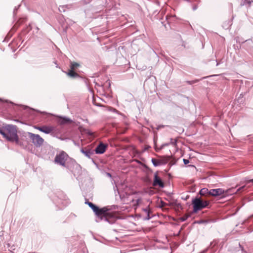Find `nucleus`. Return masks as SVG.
Returning <instances> with one entry per match:
<instances>
[{
	"mask_svg": "<svg viewBox=\"0 0 253 253\" xmlns=\"http://www.w3.org/2000/svg\"><path fill=\"white\" fill-rule=\"evenodd\" d=\"M0 134L7 141H14L17 145L24 147L23 143L19 139L16 126L3 124L2 126H0Z\"/></svg>",
	"mask_w": 253,
	"mask_h": 253,
	"instance_id": "1",
	"label": "nucleus"
},
{
	"mask_svg": "<svg viewBox=\"0 0 253 253\" xmlns=\"http://www.w3.org/2000/svg\"><path fill=\"white\" fill-rule=\"evenodd\" d=\"M193 206V212L196 213L199 211L207 207L209 205L208 201H203L199 198H195L192 201Z\"/></svg>",
	"mask_w": 253,
	"mask_h": 253,
	"instance_id": "2",
	"label": "nucleus"
},
{
	"mask_svg": "<svg viewBox=\"0 0 253 253\" xmlns=\"http://www.w3.org/2000/svg\"><path fill=\"white\" fill-rule=\"evenodd\" d=\"M108 209L106 207H103L102 208H99L96 211H94L95 214L100 218L101 220H104L109 223H112L113 221H110L109 217H111L110 213H108Z\"/></svg>",
	"mask_w": 253,
	"mask_h": 253,
	"instance_id": "3",
	"label": "nucleus"
},
{
	"mask_svg": "<svg viewBox=\"0 0 253 253\" xmlns=\"http://www.w3.org/2000/svg\"><path fill=\"white\" fill-rule=\"evenodd\" d=\"M68 158V155L64 151H62L56 155L54 159V162L60 166L66 167L65 163Z\"/></svg>",
	"mask_w": 253,
	"mask_h": 253,
	"instance_id": "4",
	"label": "nucleus"
},
{
	"mask_svg": "<svg viewBox=\"0 0 253 253\" xmlns=\"http://www.w3.org/2000/svg\"><path fill=\"white\" fill-rule=\"evenodd\" d=\"M31 136V141L36 147L39 148L43 144L44 139L40 135L32 133Z\"/></svg>",
	"mask_w": 253,
	"mask_h": 253,
	"instance_id": "5",
	"label": "nucleus"
},
{
	"mask_svg": "<svg viewBox=\"0 0 253 253\" xmlns=\"http://www.w3.org/2000/svg\"><path fill=\"white\" fill-rule=\"evenodd\" d=\"M227 194V191H225L222 188L211 189V192H210V195L213 197H217Z\"/></svg>",
	"mask_w": 253,
	"mask_h": 253,
	"instance_id": "6",
	"label": "nucleus"
},
{
	"mask_svg": "<svg viewBox=\"0 0 253 253\" xmlns=\"http://www.w3.org/2000/svg\"><path fill=\"white\" fill-rule=\"evenodd\" d=\"M153 185L154 186H159L161 188H164L165 186L164 183L161 178L158 176L157 172L155 173L154 174Z\"/></svg>",
	"mask_w": 253,
	"mask_h": 253,
	"instance_id": "7",
	"label": "nucleus"
},
{
	"mask_svg": "<svg viewBox=\"0 0 253 253\" xmlns=\"http://www.w3.org/2000/svg\"><path fill=\"white\" fill-rule=\"evenodd\" d=\"M107 145L102 142L100 143L95 148V152L96 154H102L104 153L107 148Z\"/></svg>",
	"mask_w": 253,
	"mask_h": 253,
	"instance_id": "8",
	"label": "nucleus"
},
{
	"mask_svg": "<svg viewBox=\"0 0 253 253\" xmlns=\"http://www.w3.org/2000/svg\"><path fill=\"white\" fill-rule=\"evenodd\" d=\"M81 152L84 154L85 157L89 159H91V156L94 154L92 151L86 148H82L81 149Z\"/></svg>",
	"mask_w": 253,
	"mask_h": 253,
	"instance_id": "9",
	"label": "nucleus"
},
{
	"mask_svg": "<svg viewBox=\"0 0 253 253\" xmlns=\"http://www.w3.org/2000/svg\"><path fill=\"white\" fill-rule=\"evenodd\" d=\"M58 122L60 125H63L71 123L72 122V120L66 117H60Z\"/></svg>",
	"mask_w": 253,
	"mask_h": 253,
	"instance_id": "10",
	"label": "nucleus"
},
{
	"mask_svg": "<svg viewBox=\"0 0 253 253\" xmlns=\"http://www.w3.org/2000/svg\"><path fill=\"white\" fill-rule=\"evenodd\" d=\"M151 162L155 167H157L161 165L166 164L168 163V160H166L165 162H162V160H156L155 159H152Z\"/></svg>",
	"mask_w": 253,
	"mask_h": 253,
	"instance_id": "11",
	"label": "nucleus"
},
{
	"mask_svg": "<svg viewBox=\"0 0 253 253\" xmlns=\"http://www.w3.org/2000/svg\"><path fill=\"white\" fill-rule=\"evenodd\" d=\"M32 134V132H23L21 134V139L23 140H27L30 139L31 140V135Z\"/></svg>",
	"mask_w": 253,
	"mask_h": 253,
	"instance_id": "12",
	"label": "nucleus"
},
{
	"mask_svg": "<svg viewBox=\"0 0 253 253\" xmlns=\"http://www.w3.org/2000/svg\"><path fill=\"white\" fill-rule=\"evenodd\" d=\"M54 129L53 127L52 126H42V132L45 134H49L51 133Z\"/></svg>",
	"mask_w": 253,
	"mask_h": 253,
	"instance_id": "13",
	"label": "nucleus"
},
{
	"mask_svg": "<svg viewBox=\"0 0 253 253\" xmlns=\"http://www.w3.org/2000/svg\"><path fill=\"white\" fill-rule=\"evenodd\" d=\"M66 74L70 77L72 78H76L80 77V76L78 74L74 71V70L71 69L68 72L66 73Z\"/></svg>",
	"mask_w": 253,
	"mask_h": 253,
	"instance_id": "14",
	"label": "nucleus"
},
{
	"mask_svg": "<svg viewBox=\"0 0 253 253\" xmlns=\"http://www.w3.org/2000/svg\"><path fill=\"white\" fill-rule=\"evenodd\" d=\"M210 192H211V189L209 190L206 188H204L200 190L199 194L201 196H206L207 195H210Z\"/></svg>",
	"mask_w": 253,
	"mask_h": 253,
	"instance_id": "15",
	"label": "nucleus"
},
{
	"mask_svg": "<svg viewBox=\"0 0 253 253\" xmlns=\"http://www.w3.org/2000/svg\"><path fill=\"white\" fill-rule=\"evenodd\" d=\"M85 203L88 205V206L92 210V211H96L98 209V207L93 204L91 202H90L89 201H86Z\"/></svg>",
	"mask_w": 253,
	"mask_h": 253,
	"instance_id": "16",
	"label": "nucleus"
},
{
	"mask_svg": "<svg viewBox=\"0 0 253 253\" xmlns=\"http://www.w3.org/2000/svg\"><path fill=\"white\" fill-rule=\"evenodd\" d=\"M111 86V82L109 80L106 81V82L102 85L103 89L109 91Z\"/></svg>",
	"mask_w": 253,
	"mask_h": 253,
	"instance_id": "17",
	"label": "nucleus"
},
{
	"mask_svg": "<svg viewBox=\"0 0 253 253\" xmlns=\"http://www.w3.org/2000/svg\"><path fill=\"white\" fill-rule=\"evenodd\" d=\"M79 66H80V64L79 63H77L76 62H72L71 63L70 68H71V69L75 70V69L77 68Z\"/></svg>",
	"mask_w": 253,
	"mask_h": 253,
	"instance_id": "18",
	"label": "nucleus"
},
{
	"mask_svg": "<svg viewBox=\"0 0 253 253\" xmlns=\"http://www.w3.org/2000/svg\"><path fill=\"white\" fill-rule=\"evenodd\" d=\"M143 211L145 212V213L147 214V213H151V211L150 209V208L149 206H148L146 208L143 209Z\"/></svg>",
	"mask_w": 253,
	"mask_h": 253,
	"instance_id": "19",
	"label": "nucleus"
},
{
	"mask_svg": "<svg viewBox=\"0 0 253 253\" xmlns=\"http://www.w3.org/2000/svg\"><path fill=\"white\" fill-rule=\"evenodd\" d=\"M65 7H66V5L60 6L58 8V9H59V11L61 12H65Z\"/></svg>",
	"mask_w": 253,
	"mask_h": 253,
	"instance_id": "20",
	"label": "nucleus"
},
{
	"mask_svg": "<svg viewBox=\"0 0 253 253\" xmlns=\"http://www.w3.org/2000/svg\"><path fill=\"white\" fill-rule=\"evenodd\" d=\"M146 215V216L143 218L144 220H148L151 218L152 216L150 215V213H147Z\"/></svg>",
	"mask_w": 253,
	"mask_h": 253,
	"instance_id": "21",
	"label": "nucleus"
},
{
	"mask_svg": "<svg viewBox=\"0 0 253 253\" xmlns=\"http://www.w3.org/2000/svg\"><path fill=\"white\" fill-rule=\"evenodd\" d=\"M176 143H177V141L176 140H173V139L171 138L170 139V142L169 143V144H172L174 146L176 145Z\"/></svg>",
	"mask_w": 253,
	"mask_h": 253,
	"instance_id": "22",
	"label": "nucleus"
},
{
	"mask_svg": "<svg viewBox=\"0 0 253 253\" xmlns=\"http://www.w3.org/2000/svg\"><path fill=\"white\" fill-rule=\"evenodd\" d=\"M76 215H75V214L71 213L69 215L68 218H69V219H74V218H76Z\"/></svg>",
	"mask_w": 253,
	"mask_h": 253,
	"instance_id": "23",
	"label": "nucleus"
},
{
	"mask_svg": "<svg viewBox=\"0 0 253 253\" xmlns=\"http://www.w3.org/2000/svg\"><path fill=\"white\" fill-rule=\"evenodd\" d=\"M183 163L185 165H187V164H188L189 163V160L186 159H183Z\"/></svg>",
	"mask_w": 253,
	"mask_h": 253,
	"instance_id": "24",
	"label": "nucleus"
},
{
	"mask_svg": "<svg viewBox=\"0 0 253 253\" xmlns=\"http://www.w3.org/2000/svg\"><path fill=\"white\" fill-rule=\"evenodd\" d=\"M188 218L187 216H184L180 218V220L182 221H185Z\"/></svg>",
	"mask_w": 253,
	"mask_h": 253,
	"instance_id": "25",
	"label": "nucleus"
},
{
	"mask_svg": "<svg viewBox=\"0 0 253 253\" xmlns=\"http://www.w3.org/2000/svg\"><path fill=\"white\" fill-rule=\"evenodd\" d=\"M169 145V143H164V144H162V145H161V149H162V148H163L164 147H165V146H168V145Z\"/></svg>",
	"mask_w": 253,
	"mask_h": 253,
	"instance_id": "26",
	"label": "nucleus"
},
{
	"mask_svg": "<svg viewBox=\"0 0 253 253\" xmlns=\"http://www.w3.org/2000/svg\"><path fill=\"white\" fill-rule=\"evenodd\" d=\"M20 5H19L17 7H15V8L13 10V14L14 15H15L16 14V11L17 10L18 8H19V7L20 6Z\"/></svg>",
	"mask_w": 253,
	"mask_h": 253,
	"instance_id": "27",
	"label": "nucleus"
},
{
	"mask_svg": "<svg viewBox=\"0 0 253 253\" xmlns=\"http://www.w3.org/2000/svg\"><path fill=\"white\" fill-rule=\"evenodd\" d=\"M36 128L39 130L40 131H42V126H38L36 127Z\"/></svg>",
	"mask_w": 253,
	"mask_h": 253,
	"instance_id": "28",
	"label": "nucleus"
},
{
	"mask_svg": "<svg viewBox=\"0 0 253 253\" xmlns=\"http://www.w3.org/2000/svg\"><path fill=\"white\" fill-rule=\"evenodd\" d=\"M231 25H232L231 22V21H229V22H228V26L226 27V26H224V27L226 28V29H228Z\"/></svg>",
	"mask_w": 253,
	"mask_h": 253,
	"instance_id": "29",
	"label": "nucleus"
},
{
	"mask_svg": "<svg viewBox=\"0 0 253 253\" xmlns=\"http://www.w3.org/2000/svg\"><path fill=\"white\" fill-rule=\"evenodd\" d=\"M164 127V126L163 125H159L157 126V130H159V129H160L162 127Z\"/></svg>",
	"mask_w": 253,
	"mask_h": 253,
	"instance_id": "30",
	"label": "nucleus"
},
{
	"mask_svg": "<svg viewBox=\"0 0 253 253\" xmlns=\"http://www.w3.org/2000/svg\"><path fill=\"white\" fill-rule=\"evenodd\" d=\"M151 147L149 146V145H145V148H144V150H148Z\"/></svg>",
	"mask_w": 253,
	"mask_h": 253,
	"instance_id": "31",
	"label": "nucleus"
},
{
	"mask_svg": "<svg viewBox=\"0 0 253 253\" xmlns=\"http://www.w3.org/2000/svg\"><path fill=\"white\" fill-rule=\"evenodd\" d=\"M250 182H253V179H250V180H247V181H246V183H247V184H248V183H249Z\"/></svg>",
	"mask_w": 253,
	"mask_h": 253,
	"instance_id": "32",
	"label": "nucleus"
},
{
	"mask_svg": "<svg viewBox=\"0 0 253 253\" xmlns=\"http://www.w3.org/2000/svg\"><path fill=\"white\" fill-rule=\"evenodd\" d=\"M197 8H198L197 5H194V6H193V8H193V10H196L197 9Z\"/></svg>",
	"mask_w": 253,
	"mask_h": 253,
	"instance_id": "33",
	"label": "nucleus"
},
{
	"mask_svg": "<svg viewBox=\"0 0 253 253\" xmlns=\"http://www.w3.org/2000/svg\"><path fill=\"white\" fill-rule=\"evenodd\" d=\"M184 0L186 1H187V2H193V1H197V0Z\"/></svg>",
	"mask_w": 253,
	"mask_h": 253,
	"instance_id": "34",
	"label": "nucleus"
},
{
	"mask_svg": "<svg viewBox=\"0 0 253 253\" xmlns=\"http://www.w3.org/2000/svg\"><path fill=\"white\" fill-rule=\"evenodd\" d=\"M111 110L112 111L114 112H116V113H118V111L116 109H114V108H112L111 109Z\"/></svg>",
	"mask_w": 253,
	"mask_h": 253,
	"instance_id": "35",
	"label": "nucleus"
},
{
	"mask_svg": "<svg viewBox=\"0 0 253 253\" xmlns=\"http://www.w3.org/2000/svg\"><path fill=\"white\" fill-rule=\"evenodd\" d=\"M169 159V158L167 157V158H165L164 159H162V162H165L166 161V160H168V162Z\"/></svg>",
	"mask_w": 253,
	"mask_h": 253,
	"instance_id": "36",
	"label": "nucleus"
},
{
	"mask_svg": "<svg viewBox=\"0 0 253 253\" xmlns=\"http://www.w3.org/2000/svg\"><path fill=\"white\" fill-rule=\"evenodd\" d=\"M245 187V186H243L240 188H239V189H238L237 191H240V190H241L242 189H244V188Z\"/></svg>",
	"mask_w": 253,
	"mask_h": 253,
	"instance_id": "37",
	"label": "nucleus"
},
{
	"mask_svg": "<svg viewBox=\"0 0 253 253\" xmlns=\"http://www.w3.org/2000/svg\"><path fill=\"white\" fill-rule=\"evenodd\" d=\"M176 206L178 208H181V206L180 205V204H176Z\"/></svg>",
	"mask_w": 253,
	"mask_h": 253,
	"instance_id": "38",
	"label": "nucleus"
},
{
	"mask_svg": "<svg viewBox=\"0 0 253 253\" xmlns=\"http://www.w3.org/2000/svg\"><path fill=\"white\" fill-rule=\"evenodd\" d=\"M245 1H247V2H248V3L250 5L252 2H253V1H250V0H245Z\"/></svg>",
	"mask_w": 253,
	"mask_h": 253,
	"instance_id": "39",
	"label": "nucleus"
},
{
	"mask_svg": "<svg viewBox=\"0 0 253 253\" xmlns=\"http://www.w3.org/2000/svg\"><path fill=\"white\" fill-rule=\"evenodd\" d=\"M91 1V0H85V2L86 3H89Z\"/></svg>",
	"mask_w": 253,
	"mask_h": 253,
	"instance_id": "40",
	"label": "nucleus"
},
{
	"mask_svg": "<svg viewBox=\"0 0 253 253\" xmlns=\"http://www.w3.org/2000/svg\"><path fill=\"white\" fill-rule=\"evenodd\" d=\"M197 82V81H189V82H188V83H189L190 84H192V83H195V82Z\"/></svg>",
	"mask_w": 253,
	"mask_h": 253,
	"instance_id": "41",
	"label": "nucleus"
},
{
	"mask_svg": "<svg viewBox=\"0 0 253 253\" xmlns=\"http://www.w3.org/2000/svg\"><path fill=\"white\" fill-rule=\"evenodd\" d=\"M54 63L55 64L56 67V68H60L58 66V65L57 64L56 61L54 62Z\"/></svg>",
	"mask_w": 253,
	"mask_h": 253,
	"instance_id": "42",
	"label": "nucleus"
},
{
	"mask_svg": "<svg viewBox=\"0 0 253 253\" xmlns=\"http://www.w3.org/2000/svg\"><path fill=\"white\" fill-rule=\"evenodd\" d=\"M140 201V199H138L136 200V204H137V205H138V204H139V201Z\"/></svg>",
	"mask_w": 253,
	"mask_h": 253,
	"instance_id": "43",
	"label": "nucleus"
},
{
	"mask_svg": "<svg viewBox=\"0 0 253 253\" xmlns=\"http://www.w3.org/2000/svg\"><path fill=\"white\" fill-rule=\"evenodd\" d=\"M107 174L108 176L111 177V174L110 173H107Z\"/></svg>",
	"mask_w": 253,
	"mask_h": 253,
	"instance_id": "44",
	"label": "nucleus"
},
{
	"mask_svg": "<svg viewBox=\"0 0 253 253\" xmlns=\"http://www.w3.org/2000/svg\"><path fill=\"white\" fill-rule=\"evenodd\" d=\"M29 28H30V30H31V29H32V28L31 24H29Z\"/></svg>",
	"mask_w": 253,
	"mask_h": 253,
	"instance_id": "45",
	"label": "nucleus"
},
{
	"mask_svg": "<svg viewBox=\"0 0 253 253\" xmlns=\"http://www.w3.org/2000/svg\"><path fill=\"white\" fill-rule=\"evenodd\" d=\"M240 99L241 100V102H242V100H243L242 98H239V99H238V101H239Z\"/></svg>",
	"mask_w": 253,
	"mask_h": 253,
	"instance_id": "46",
	"label": "nucleus"
},
{
	"mask_svg": "<svg viewBox=\"0 0 253 253\" xmlns=\"http://www.w3.org/2000/svg\"><path fill=\"white\" fill-rule=\"evenodd\" d=\"M36 30H37V31H38V30H39V28L37 27H36Z\"/></svg>",
	"mask_w": 253,
	"mask_h": 253,
	"instance_id": "47",
	"label": "nucleus"
},
{
	"mask_svg": "<svg viewBox=\"0 0 253 253\" xmlns=\"http://www.w3.org/2000/svg\"><path fill=\"white\" fill-rule=\"evenodd\" d=\"M58 204H59V202H58V203H55V204H56L57 206L58 205Z\"/></svg>",
	"mask_w": 253,
	"mask_h": 253,
	"instance_id": "48",
	"label": "nucleus"
},
{
	"mask_svg": "<svg viewBox=\"0 0 253 253\" xmlns=\"http://www.w3.org/2000/svg\"><path fill=\"white\" fill-rule=\"evenodd\" d=\"M218 65V63H217V64H216V66H217Z\"/></svg>",
	"mask_w": 253,
	"mask_h": 253,
	"instance_id": "49",
	"label": "nucleus"
}]
</instances>
